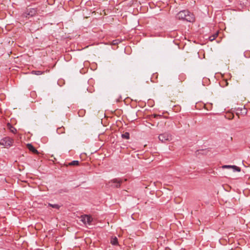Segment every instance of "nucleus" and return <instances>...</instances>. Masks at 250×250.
I'll return each mask as SVG.
<instances>
[{
    "label": "nucleus",
    "instance_id": "obj_15",
    "mask_svg": "<svg viewBox=\"0 0 250 250\" xmlns=\"http://www.w3.org/2000/svg\"><path fill=\"white\" fill-rule=\"evenodd\" d=\"M43 73V71H33L32 70V74H35L37 75H41Z\"/></svg>",
    "mask_w": 250,
    "mask_h": 250
},
{
    "label": "nucleus",
    "instance_id": "obj_18",
    "mask_svg": "<svg viewBox=\"0 0 250 250\" xmlns=\"http://www.w3.org/2000/svg\"><path fill=\"white\" fill-rule=\"evenodd\" d=\"M30 15V13H25L24 14H23V16L24 17H25L26 18L27 17V16H29Z\"/></svg>",
    "mask_w": 250,
    "mask_h": 250
},
{
    "label": "nucleus",
    "instance_id": "obj_3",
    "mask_svg": "<svg viewBox=\"0 0 250 250\" xmlns=\"http://www.w3.org/2000/svg\"><path fill=\"white\" fill-rule=\"evenodd\" d=\"M13 143V140L10 137H5L0 140V145L5 147L11 146Z\"/></svg>",
    "mask_w": 250,
    "mask_h": 250
},
{
    "label": "nucleus",
    "instance_id": "obj_20",
    "mask_svg": "<svg viewBox=\"0 0 250 250\" xmlns=\"http://www.w3.org/2000/svg\"><path fill=\"white\" fill-rule=\"evenodd\" d=\"M124 181H127V179H126V178L124 179Z\"/></svg>",
    "mask_w": 250,
    "mask_h": 250
},
{
    "label": "nucleus",
    "instance_id": "obj_19",
    "mask_svg": "<svg viewBox=\"0 0 250 250\" xmlns=\"http://www.w3.org/2000/svg\"><path fill=\"white\" fill-rule=\"evenodd\" d=\"M225 83V86H227L228 85V83L227 81H225L224 82H222V83Z\"/></svg>",
    "mask_w": 250,
    "mask_h": 250
},
{
    "label": "nucleus",
    "instance_id": "obj_5",
    "mask_svg": "<svg viewBox=\"0 0 250 250\" xmlns=\"http://www.w3.org/2000/svg\"><path fill=\"white\" fill-rule=\"evenodd\" d=\"M81 220L84 224L90 225L91 224V222L93 219L90 216L85 215L83 216H82Z\"/></svg>",
    "mask_w": 250,
    "mask_h": 250
},
{
    "label": "nucleus",
    "instance_id": "obj_1",
    "mask_svg": "<svg viewBox=\"0 0 250 250\" xmlns=\"http://www.w3.org/2000/svg\"><path fill=\"white\" fill-rule=\"evenodd\" d=\"M177 18L188 22H193L195 20L194 15L188 10L180 11L177 15Z\"/></svg>",
    "mask_w": 250,
    "mask_h": 250
},
{
    "label": "nucleus",
    "instance_id": "obj_21",
    "mask_svg": "<svg viewBox=\"0 0 250 250\" xmlns=\"http://www.w3.org/2000/svg\"><path fill=\"white\" fill-rule=\"evenodd\" d=\"M32 96L33 97V92L32 91Z\"/></svg>",
    "mask_w": 250,
    "mask_h": 250
},
{
    "label": "nucleus",
    "instance_id": "obj_11",
    "mask_svg": "<svg viewBox=\"0 0 250 250\" xmlns=\"http://www.w3.org/2000/svg\"><path fill=\"white\" fill-rule=\"evenodd\" d=\"M79 165V162L78 161H73L71 162L68 163V166H78Z\"/></svg>",
    "mask_w": 250,
    "mask_h": 250
},
{
    "label": "nucleus",
    "instance_id": "obj_2",
    "mask_svg": "<svg viewBox=\"0 0 250 250\" xmlns=\"http://www.w3.org/2000/svg\"><path fill=\"white\" fill-rule=\"evenodd\" d=\"M123 180L120 178H114L108 182L107 185L113 188H119Z\"/></svg>",
    "mask_w": 250,
    "mask_h": 250
},
{
    "label": "nucleus",
    "instance_id": "obj_9",
    "mask_svg": "<svg viewBox=\"0 0 250 250\" xmlns=\"http://www.w3.org/2000/svg\"><path fill=\"white\" fill-rule=\"evenodd\" d=\"M218 32H216V33L213 34L212 35H211L210 37H209V40L210 41H213L218 36Z\"/></svg>",
    "mask_w": 250,
    "mask_h": 250
},
{
    "label": "nucleus",
    "instance_id": "obj_12",
    "mask_svg": "<svg viewBox=\"0 0 250 250\" xmlns=\"http://www.w3.org/2000/svg\"><path fill=\"white\" fill-rule=\"evenodd\" d=\"M122 137L124 139H129V133L128 132H125L124 134L122 135Z\"/></svg>",
    "mask_w": 250,
    "mask_h": 250
},
{
    "label": "nucleus",
    "instance_id": "obj_16",
    "mask_svg": "<svg viewBox=\"0 0 250 250\" xmlns=\"http://www.w3.org/2000/svg\"><path fill=\"white\" fill-rule=\"evenodd\" d=\"M32 154H40V153L38 150L32 146Z\"/></svg>",
    "mask_w": 250,
    "mask_h": 250
},
{
    "label": "nucleus",
    "instance_id": "obj_14",
    "mask_svg": "<svg viewBox=\"0 0 250 250\" xmlns=\"http://www.w3.org/2000/svg\"><path fill=\"white\" fill-rule=\"evenodd\" d=\"M48 206L53 208H56V209H59V208L60 207V206L58 204H50V203L48 204Z\"/></svg>",
    "mask_w": 250,
    "mask_h": 250
},
{
    "label": "nucleus",
    "instance_id": "obj_4",
    "mask_svg": "<svg viewBox=\"0 0 250 250\" xmlns=\"http://www.w3.org/2000/svg\"><path fill=\"white\" fill-rule=\"evenodd\" d=\"M171 135L167 133L161 134L159 136V139L162 142H165L166 141H169L171 140Z\"/></svg>",
    "mask_w": 250,
    "mask_h": 250
},
{
    "label": "nucleus",
    "instance_id": "obj_7",
    "mask_svg": "<svg viewBox=\"0 0 250 250\" xmlns=\"http://www.w3.org/2000/svg\"><path fill=\"white\" fill-rule=\"evenodd\" d=\"M247 109L244 107L243 108L240 109L238 108L236 109V114L237 115L239 116V114L245 115L247 114Z\"/></svg>",
    "mask_w": 250,
    "mask_h": 250
},
{
    "label": "nucleus",
    "instance_id": "obj_8",
    "mask_svg": "<svg viewBox=\"0 0 250 250\" xmlns=\"http://www.w3.org/2000/svg\"><path fill=\"white\" fill-rule=\"evenodd\" d=\"M225 117L229 120H231L234 118V115L230 112H228L225 115Z\"/></svg>",
    "mask_w": 250,
    "mask_h": 250
},
{
    "label": "nucleus",
    "instance_id": "obj_13",
    "mask_svg": "<svg viewBox=\"0 0 250 250\" xmlns=\"http://www.w3.org/2000/svg\"><path fill=\"white\" fill-rule=\"evenodd\" d=\"M9 128L11 132L13 133H16L17 132V129L10 125H9Z\"/></svg>",
    "mask_w": 250,
    "mask_h": 250
},
{
    "label": "nucleus",
    "instance_id": "obj_17",
    "mask_svg": "<svg viewBox=\"0 0 250 250\" xmlns=\"http://www.w3.org/2000/svg\"><path fill=\"white\" fill-rule=\"evenodd\" d=\"M27 146L30 151H31V144H28Z\"/></svg>",
    "mask_w": 250,
    "mask_h": 250
},
{
    "label": "nucleus",
    "instance_id": "obj_10",
    "mask_svg": "<svg viewBox=\"0 0 250 250\" xmlns=\"http://www.w3.org/2000/svg\"><path fill=\"white\" fill-rule=\"evenodd\" d=\"M111 243L113 245H117L118 244V239L117 237H115L112 238L111 239Z\"/></svg>",
    "mask_w": 250,
    "mask_h": 250
},
{
    "label": "nucleus",
    "instance_id": "obj_6",
    "mask_svg": "<svg viewBox=\"0 0 250 250\" xmlns=\"http://www.w3.org/2000/svg\"><path fill=\"white\" fill-rule=\"evenodd\" d=\"M223 168H231L233 169L234 171L240 172L241 168L236 166H230V165H224L222 166Z\"/></svg>",
    "mask_w": 250,
    "mask_h": 250
}]
</instances>
